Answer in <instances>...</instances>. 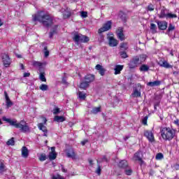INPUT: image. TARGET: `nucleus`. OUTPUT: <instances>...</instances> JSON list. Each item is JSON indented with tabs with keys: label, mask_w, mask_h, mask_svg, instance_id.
Listing matches in <instances>:
<instances>
[{
	"label": "nucleus",
	"mask_w": 179,
	"mask_h": 179,
	"mask_svg": "<svg viewBox=\"0 0 179 179\" xmlns=\"http://www.w3.org/2000/svg\"><path fill=\"white\" fill-rule=\"evenodd\" d=\"M3 121H6L11 125V127H15L17 129H19L21 132L26 134V132H30V127L29 124L24 120H22L17 122L16 119L7 118L6 117H3Z\"/></svg>",
	"instance_id": "obj_1"
},
{
	"label": "nucleus",
	"mask_w": 179,
	"mask_h": 179,
	"mask_svg": "<svg viewBox=\"0 0 179 179\" xmlns=\"http://www.w3.org/2000/svg\"><path fill=\"white\" fill-rule=\"evenodd\" d=\"M34 22H40L45 27L52 26L53 18L48 14H45L44 12L40 11L33 15Z\"/></svg>",
	"instance_id": "obj_2"
},
{
	"label": "nucleus",
	"mask_w": 179,
	"mask_h": 179,
	"mask_svg": "<svg viewBox=\"0 0 179 179\" xmlns=\"http://www.w3.org/2000/svg\"><path fill=\"white\" fill-rule=\"evenodd\" d=\"M161 136L164 141H171L176 136V131L170 127H164L161 129Z\"/></svg>",
	"instance_id": "obj_3"
},
{
	"label": "nucleus",
	"mask_w": 179,
	"mask_h": 179,
	"mask_svg": "<svg viewBox=\"0 0 179 179\" xmlns=\"http://www.w3.org/2000/svg\"><path fill=\"white\" fill-rule=\"evenodd\" d=\"M111 24L112 22L111 21H107L102 27H101L99 30H98V33L99 34H101V33H104V31H108V30H110V29H111Z\"/></svg>",
	"instance_id": "obj_4"
},
{
	"label": "nucleus",
	"mask_w": 179,
	"mask_h": 179,
	"mask_svg": "<svg viewBox=\"0 0 179 179\" xmlns=\"http://www.w3.org/2000/svg\"><path fill=\"white\" fill-rule=\"evenodd\" d=\"M1 59L6 68H8V66L10 65V58H9V55H8V54H6V53L1 54Z\"/></svg>",
	"instance_id": "obj_5"
},
{
	"label": "nucleus",
	"mask_w": 179,
	"mask_h": 179,
	"mask_svg": "<svg viewBox=\"0 0 179 179\" xmlns=\"http://www.w3.org/2000/svg\"><path fill=\"white\" fill-rule=\"evenodd\" d=\"M144 136L147 138V139L150 142V143H153L155 142V135L153 133L149 130H145L144 131Z\"/></svg>",
	"instance_id": "obj_6"
},
{
	"label": "nucleus",
	"mask_w": 179,
	"mask_h": 179,
	"mask_svg": "<svg viewBox=\"0 0 179 179\" xmlns=\"http://www.w3.org/2000/svg\"><path fill=\"white\" fill-rule=\"evenodd\" d=\"M145 61H146V55H140L138 56H136L135 58L136 65H141V64H143Z\"/></svg>",
	"instance_id": "obj_7"
},
{
	"label": "nucleus",
	"mask_w": 179,
	"mask_h": 179,
	"mask_svg": "<svg viewBox=\"0 0 179 179\" xmlns=\"http://www.w3.org/2000/svg\"><path fill=\"white\" fill-rule=\"evenodd\" d=\"M123 31L124 30L122 27H119L116 31L117 37L121 41H124V40H125V35H124Z\"/></svg>",
	"instance_id": "obj_8"
},
{
	"label": "nucleus",
	"mask_w": 179,
	"mask_h": 179,
	"mask_svg": "<svg viewBox=\"0 0 179 179\" xmlns=\"http://www.w3.org/2000/svg\"><path fill=\"white\" fill-rule=\"evenodd\" d=\"M157 24L159 30H166L167 29L168 23L166 21H158Z\"/></svg>",
	"instance_id": "obj_9"
},
{
	"label": "nucleus",
	"mask_w": 179,
	"mask_h": 179,
	"mask_svg": "<svg viewBox=\"0 0 179 179\" xmlns=\"http://www.w3.org/2000/svg\"><path fill=\"white\" fill-rule=\"evenodd\" d=\"M108 44L110 45V47H117V45H118V41H117L113 36H109L108 37Z\"/></svg>",
	"instance_id": "obj_10"
},
{
	"label": "nucleus",
	"mask_w": 179,
	"mask_h": 179,
	"mask_svg": "<svg viewBox=\"0 0 179 179\" xmlns=\"http://www.w3.org/2000/svg\"><path fill=\"white\" fill-rule=\"evenodd\" d=\"M32 66H34L35 68H38V69H43V66L45 65V63H42L37 61H32L31 62Z\"/></svg>",
	"instance_id": "obj_11"
},
{
	"label": "nucleus",
	"mask_w": 179,
	"mask_h": 179,
	"mask_svg": "<svg viewBox=\"0 0 179 179\" xmlns=\"http://www.w3.org/2000/svg\"><path fill=\"white\" fill-rule=\"evenodd\" d=\"M128 82H129L130 86H131V87H133V93L131 94V97L134 98V97H135V80L132 78H129Z\"/></svg>",
	"instance_id": "obj_12"
},
{
	"label": "nucleus",
	"mask_w": 179,
	"mask_h": 179,
	"mask_svg": "<svg viewBox=\"0 0 179 179\" xmlns=\"http://www.w3.org/2000/svg\"><path fill=\"white\" fill-rule=\"evenodd\" d=\"M95 69H96V71H99V74L101 75V76H104L105 73H106V70L104 68H103V66L100 65V64H97L95 66Z\"/></svg>",
	"instance_id": "obj_13"
},
{
	"label": "nucleus",
	"mask_w": 179,
	"mask_h": 179,
	"mask_svg": "<svg viewBox=\"0 0 179 179\" xmlns=\"http://www.w3.org/2000/svg\"><path fill=\"white\" fill-rule=\"evenodd\" d=\"M5 97H6V104L7 108H9V107H12L13 106V103L10 101V99H9V96H8V93L6 92H4Z\"/></svg>",
	"instance_id": "obj_14"
},
{
	"label": "nucleus",
	"mask_w": 179,
	"mask_h": 179,
	"mask_svg": "<svg viewBox=\"0 0 179 179\" xmlns=\"http://www.w3.org/2000/svg\"><path fill=\"white\" fill-rule=\"evenodd\" d=\"M122 69H124V65H120L117 64L116 66H115V75H120V73H121V71H122Z\"/></svg>",
	"instance_id": "obj_15"
},
{
	"label": "nucleus",
	"mask_w": 179,
	"mask_h": 179,
	"mask_svg": "<svg viewBox=\"0 0 179 179\" xmlns=\"http://www.w3.org/2000/svg\"><path fill=\"white\" fill-rule=\"evenodd\" d=\"M85 80L87 83L90 84L94 81V75L88 74L85 76Z\"/></svg>",
	"instance_id": "obj_16"
},
{
	"label": "nucleus",
	"mask_w": 179,
	"mask_h": 179,
	"mask_svg": "<svg viewBox=\"0 0 179 179\" xmlns=\"http://www.w3.org/2000/svg\"><path fill=\"white\" fill-rule=\"evenodd\" d=\"M38 127L41 131L43 132V136H47V132H48L47 127L44 126V124L43 123H39L38 124Z\"/></svg>",
	"instance_id": "obj_17"
},
{
	"label": "nucleus",
	"mask_w": 179,
	"mask_h": 179,
	"mask_svg": "<svg viewBox=\"0 0 179 179\" xmlns=\"http://www.w3.org/2000/svg\"><path fill=\"white\" fill-rule=\"evenodd\" d=\"M21 152L22 157H24L25 159H27V157H29V149H27L26 146L22 148Z\"/></svg>",
	"instance_id": "obj_18"
},
{
	"label": "nucleus",
	"mask_w": 179,
	"mask_h": 179,
	"mask_svg": "<svg viewBox=\"0 0 179 179\" xmlns=\"http://www.w3.org/2000/svg\"><path fill=\"white\" fill-rule=\"evenodd\" d=\"M66 156H67V157H71V159H75L76 155H75V151L73 150V148H70L69 150H67Z\"/></svg>",
	"instance_id": "obj_19"
},
{
	"label": "nucleus",
	"mask_w": 179,
	"mask_h": 179,
	"mask_svg": "<svg viewBox=\"0 0 179 179\" xmlns=\"http://www.w3.org/2000/svg\"><path fill=\"white\" fill-rule=\"evenodd\" d=\"M118 166L120 169H127L128 167V162L122 160L119 162Z\"/></svg>",
	"instance_id": "obj_20"
},
{
	"label": "nucleus",
	"mask_w": 179,
	"mask_h": 179,
	"mask_svg": "<svg viewBox=\"0 0 179 179\" xmlns=\"http://www.w3.org/2000/svg\"><path fill=\"white\" fill-rule=\"evenodd\" d=\"M7 170L8 169L6 168V166H5L3 161H1L0 162V174H3V173H5V171Z\"/></svg>",
	"instance_id": "obj_21"
},
{
	"label": "nucleus",
	"mask_w": 179,
	"mask_h": 179,
	"mask_svg": "<svg viewBox=\"0 0 179 179\" xmlns=\"http://www.w3.org/2000/svg\"><path fill=\"white\" fill-rule=\"evenodd\" d=\"M166 8L163 7V8L161 10V13L159 15V17L160 19H164V17L166 19L167 17V13H166Z\"/></svg>",
	"instance_id": "obj_22"
},
{
	"label": "nucleus",
	"mask_w": 179,
	"mask_h": 179,
	"mask_svg": "<svg viewBox=\"0 0 179 179\" xmlns=\"http://www.w3.org/2000/svg\"><path fill=\"white\" fill-rule=\"evenodd\" d=\"M161 82L159 80H155L154 82H149L147 83L148 86H150L151 87H153L155 86H160Z\"/></svg>",
	"instance_id": "obj_23"
},
{
	"label": "nucleus",
	"mask_w": 179,
	"mask_h": 179,
	"mask_svg": "<svg viewBox=\"0 0 179 179\" xmlns=\"http://www.w3.org/2000/svg\"><path fill=\"white\" fill-rule=\"evenodd\" d=\"M80 36L81 34H74V36L73 37V41H75V43H80Z\"/></svg>",
	"instance_id": "obj_24"
},
{
	"label": "nucleus",
	"mask_w": 179,
	"mask_h": 179,
	"mask_svg": "<svg viewBox=\"0 0 179 179\" xmlns=\"http://www.w3.org/2000/svg\"><path fill=\"white\" fill-rule=\"evenodd\" d=\"M89 40V37L81 34L80 38V43H87Z\"/></svg>",
	"instance_id": "obj_25"
},
{
	"label": "nucleus",
	"mask_w": 179,
	"mask_h": 179,
	"mask_svg": "<svg viewBox=\"0 0 179 179\" xmlns=\"http://www.w3.org/2000/svg\"><path fill=\"white\" fill-rule=\"evenodd\" d=\"M162 68H166V69H169L170 68H173V66L170 64H169V62H167V61H164L162 63V66H161Z\"/></svg>",
	"instance_id": "obj_26"
},
{
	"label": "nucleus",
	"mask_w": 179,
	"mask_h": 179,
	"mask_svg": "<svg viewBox=\"0 0 179 179\" xmlns=\"http://www.w3.org/2000/svg\"><path fill=\"white\" fill-rule=\"evenodd\" d=\"M55 121H57V122H64L65 117L64 116H55Z\"/></svg>",
	"instance_id": "obj_27"
},
{
	"label": "nucleus",
	"mask_w": 179,
	"mask_h": 179,
	"mask_svg": "<svg viewBox=\"0 0 179 179\" xmlns=\"http://www.w3.org/2000/svg\"><path fill=\"white\" fill-rule=\"evenodd\" d=\"M157 27L154 23H152L150 24V30H152V33L155 34V33H157Z\"/></svg>",
	"instance_id": "obj_28"
},
{
	"label": "nucleus",
	"mask_w": 179,
	"mask_h": 179,
	"mask_svg": "<svg viewBox=\"0 0 179 179\" xmlns=\"http://www.w3.org/2000/svg\"><path fill=\"white\" fill-rule=\"evenodd\" d=\"M57 27H58V26L55 25L53 29L51 30L50 33V38H52V36L57 33Z\"/></svg>",
	"instance_id": "obj_29"
},
{
	"label": "nucleus",
	"mask_w": 179,
	"mask_h": 179,
	"mask_svg": "<svg viewBox=\"0 0 179 179\" xmlns=\"http://www.w3.org/2000/svg\"><path fill=\"white\" fill-rule=\"evenodd\" d=\"M6 145L8 146H13L15 145V138H11L6 142Z\"/></svg>",
	"instance_id": "obj_30"
},
{
	"label": "nucleus",
	"mask_w": 179,
	"mask_h": 179,
	"mask_svg": "<svg viewBox=\"0 0 179 179\" xmlns=\"http://www.w3.org/2000/svg\"><path fill=\"white\" fill-rule=\"evenodd\" d=\"M140 71L141 72H148V71H149V66H146L145 64H143L140 67Z\"/></svg>",
	"instance_id": "obj_31"
},
{
	"label": "nucleus",
	"mask_w": 179,
	"mask_h": 179,
	"mask_svg": "<svg viewBox=\"0 0 179 179\" xmlns=\"http://www.w3.org/2000/svg\"><path fill=\"white\" fill-rule=\"evenodd\" d=\"M39 79L41 82H47V78H45V73H41L39 74Z\"/></svg>",
	"instance_id": "obj_32"
},
{
	"label": "nucleus",
	"mask_w": 179,
	"mask_h": 179,
	"mask_svg": "<svg viewBox=\"0 0 179 179\" xmlns=\"http://www.w3.org/2000/svg\"><path fill=\"white\" fill-rule=\"evenodd\" d=\"M118 17H120V19H121V20H122L123 22H125L127 20V16L122 12H120L119 13Z\"/></svg>",
	"instance_id": "obj_33"
},
{
	"label": "nucleus",
	"mask_w": 179,
	"mask_h": 179,
	"mask_svg": "<svg viewBox=\"0 0 179 179\" xmlns=\"http://www.w3.org/2000/svg\"><path fill=\"white\" fill-rule=\"evenodd\" d=\"M177 18V15L173 14L171 13H167L166 19H176Z\"/></svg>",
	"instance_id": "obj_34"
},
{
	"label": "nucleus",
	"mask_w": 179,
	"mask_h": 179,
	"mask_svg": "<svg viewBox=\"0 0 179 179\" xmlns=\"http://www.w3.org/2000/svg\"><path fill=\"white\" fill-rule=\"evenodd\" d=\"M39 89H40V90H42V92H45V91L48 90V85H47L45 84H42L40 85Z\"/></svg>",
	"instance_id": "obj_35"
},
{
	"label": "nucleus",
	"mask_w": 179,
	"mask_h": 179,
	"mask_svg": "<svg viewBox=\"0 0 179 179\" xmlns=\"http://www.w3.org/2000/svg\"><path fill=\"white\" fill-rule=\"evenodd\" d=\"M50 160H55L57 159V153L56 152H50L49 154Z\"/></svg>",
	"instance_id": "obj_36"
},
{
	"label": "nucleus",
	"mask_w": 179,
	"mask_h": 179,
	"mask_svg": "<svg viewBox=\"0 0 179 179\" xmlns=\"http://www.w3.org/2000/svg\"><path fill=\"white\" fill-rule=\"evenodd\" d=\"M80 87L81 89H86V88L89 87V84L86 81L83 82V83H80Z\"/></svg>",
	"instance_id": "obj_37"
},
{
	"label": "nucleus",
	"mask_w": 179,
	"mask_h": 179,
	"mask_svg": "<svg viewBox=\"0 0 179 179\" xmlns=\"http://www.w3.org/2000/svg\"><path fill=\"white\" fill-rule=\"evenodd\" d=\"M173 30H176V27L173 25V24L170 23L168 27L167 33H170V31H173Z\"/></svg>",
	"instance_id": "obj_38"
},
{
	"label": "nucleus",
	"mask_w": 179,
	"mask_h": 179,
	"mask_svg": "<svg viewBox=\"0 0 179 179\" xmlns=\"http://www.w3.org/2000/svg\"><path fill=\"white\" fill-rule=\"evenodd\" d=\"M40 162H45L47 159V155L45 154H41L38 157Z\"/></svg>",
	"instance_id": "obj_39"
},
{
	"label": "nucleus",
	"mask_w": 179,
	"mask_h": 179,
	"mask_svg": "<svg viewBox=\"0 0 179 179\" xmlns=\"http://www.w3.org/2000/svg\"><path fill=\"white\" fill-rule=\"evenodd\" d=\"M101 107H95L92 109V113L93 114H97V113H100L101 111Z\"/></svg>",
	"instance_id": "obj_40"
},
{
	"label": "nucleus",
	"mask_w": 179,
	"mask_h": 179,
	"mask_svg": "<svg viewBox=\"0 0 179 179\" xmlns=\"http://www.w3.org/2000/svg\"><path fill=\"white\" fill-rule=\"evenodd\" d=\"M164 157L163 154H162V152H159L158 154H157L155 159L156 160H162Z\"/></svg>",
	"instance_id": "obj_41"
},
{
	"label": "nucleus",
	"mask_w": 179,
	"mask_h": 179,
	"mask_svg": "<svg viewBox=\"0 0 179 179\" xmlns=\"http://www.w3.org/2000/svg\"><path fill=\"white\" fill-rule=\"evenodd\" d=\"M120 48H123V50H128V44H127L125 43H121Z\"/></svg>",
	"instance_id": "obj_42"
},
{
	"label": "nucleus",
	"mask_w": 179,
	"mask_h": 179,
	"mask_svg": "<svg viewBox=\"0 0 179 179\" xmlns=\"http://www.w3.org/2000/svg\"><path fill=\"white\" fill-rule=\"evenodd\" d=\"M148 10H150V12L155 10V6L152 3L149 4L148 6Z\"/></svg>",
	"instance_id": "obj_43"
},
{
	"label": "nucleus",
	"mask_w": 179,
	"mask_h": 179,
	"mask_svg": "<svg viewBox=\"0 0 179 179\" xmlns=\"http://www.w3.org/2000/svg\"><path fill=\"white\" fill-rule=\"evenodd\" d=\"M79 98L82 99H86V94L82 92H80L78 94Z\"/></svg>",
	"instance_id": "obj_44"
},
{
	"label": "nucleus",
	"mask_w": 179,
	"mask_h": 179,
	"mask_svg": "<svg viewBox=\"0 0 179 179\" xmlns=\"http://www.w3.org/2000/svg\"><path fill=\"white\" fill-rule=\"evenodd\" d=\"M64 19H68V17H71V12H66L63 15Z\"/></svg>",
	"instance_id": "obj_45"
},
{
	"label": "nucleus",
	"mask_w": 179,
	"mask_h": 179,
	"mask_svg": "<svg viewBox=\"0 0 179 179\" xmlns=\"http://www.w3.org/2000/svg\"><path fill=\"white\" fill-rule=\"evenodd\" d=\"M52 179H65L63 176H61V175L57 174V176H53L52 177Z\"/></svg>",
	"instance_id": "obj_46"
},
{
	"label": "nucleus",
	"mask_w": 179,
	"mask_h": 179,
	"mask_svg": "<svg viewBox=\"0 0 179 179\" xmlns=\"http://www.w3.org/2000/svg\"><path fill=\"white\" fill-rule=\"evenodd\" d=\"M80 16H81V17H83V18L87 17V12L81 11L80 12Z\"/></svg>",
	"instance_id": "obj_47"
},
{
	"label": "nucleus",
	"mask_w": 179,
	"mask_h": 179,
	"mask_svg": "<svg viewBox=\"0 0 179 179\" xmlns=\"http://www.w3.org/2000/svg\"><path fill=\"white\" fill-rule=\"evenodd\" d=\"M120 56L122 58H127L128 57L127 52H125L124 51L120 52Z\"/></svg>",
	"instance_id": "obj_48"
},
{
	"label": "nucleus",
	"mask_w": 179,
	"mask_h": 179,
	"mask_svg": "<svg viewBox=\"0 0 179 179\" xmlns=\"http://www.w3.org/2000/svg\"><path fill=\"white\" fill-rule=\"evenodd\" d=\"M125 173L127 176H131L132 174V169H128L125 170Z\"/></svg>",
	"instance_id": "obj_49"
},
{
	"label": "nucleus",
	"mask_w": 179,
	"mask_h": 179,
	"mask_svg": "<svg viewBox=\"0 0 179 179\" xmlns=\"http://www.w3.org/2000/svg\"><path fill=\"white\" fill-rule=\"evenodd\" d=\"M96 173L98 176H100V174H101V167L100 166V165L98 166Z\"/></svg>",
	"instance_id": "obj_50"
},
{
	"label": "nucleus",
	"mask_w": 179,
	"mask_h": 179,
	"mask_svg": "<svg viewBox=\"0 0 179 179\" xmlns=\"http://www.w3.org/2000/svg\"><path fill=\"white\" fill-rule=\"evenodd\" d=\"M135 96L141 97V90H135Z\"/></svg>",
	"instance_id": "obj_51"
},
{
	"label": "nucleus",
	"mask_w": 179,
	"mask_h": 179,
	"mask_svg": "<svg viewBox=\"0 0 179 179\" xmlns=\"http://www.w3.org/2000/svg\"><path fill=\"white\" fill-rule=\"evenodd\" d=\"M143 125H148V116H145L143 119Z\"/></svg>",
	"instance_id": "obj_52"
},
{
	"label": "nucleus",
	"mask_w": 179,
	"mask_h": 179,
	"mask_svg": "<svg viewBox=\"0 0 179 179\" xmlns=\"http://www.w3.org/2000/svg\"><path fill=\"white\" fill-rule=\"evenodd\" d=\"M58 113H59V108H56L53 110V114L57 115Z\"/></svg>",
	"instance_id": "obj_53"
},
{
	"label": "nucleus",
	"mask_w": 179,
	"mask_h": 179,
	"mask_svg": "<svg viewBox=\"0 0 179 179\" xmlns=\"http://www.w3.org/2000/svg\"><path fill=\"white\" fill-rule=\"evenodd\" d=\"M136 160H138V162H140V164L142 165L143 164V160H142V158L137 157Z\"/></svg>",
	"instance_id": "obj_54"
},
{
	"label": "nucleus",
	"mask_w": 179,
	"mask_h": 179,
	"mask_svg": "<svg viewBox=\"0 0 179 179\" xmlns=\"http://www.w3.org/2000/svg\"><path fill=\"white\" fill-rule=\"evenodd\" d=\"M165 60L164 59H160L159 62H158V65H159V66H162L163 65V62H164Z\"/></svg>",
	"instance_id": "obj_55"
},
{
	"label": "nucleus",
	"mask_w": 179,
	"mask_h": 179,
	"mask_svg": "<svg viewBox=\"0 0 179 179\" xmlns=\"http://www.w3.org/2000/svg\"><path fill=\"white\" fill-rule=\"evenodd\" d=\"M132 64H135L134 61H132L131 62L129 63V66L130 69H133L134 66H132Z\"/></svg>",
	"instance_id": "obj_56"
},
{
	"label": "nucleus",
	"mask_w": 179,
	"mask_h": 179,
	"mask_svg": "<svg viewBox=\"0 0 179 179\" xmlns=\"http://www.w3.org/2000/svg\"><path fill=\"white\" fill-rule=\"evenodd\" d=\"M23 76L24 78H29V76H30V73H24Z\"/></svg>",
	"instance_id": "obj_57"
},
{
	"label": "nucleus",
	"mask_w": 179,
	"mask_h": 179,
	"mask_svg": "<svg viewBox=\"0 0 179 179\" xmlns=\"http://www.w3.org/2000/svg\"><path fill=\"white\" fill-rule=\"evenodd\" d=\"M48 55H50V52L48 50H45V57H48Z\"/></svg>",
	"instance_id": "obj_58"
},
{
	"label": "nucleus",
	"mask_w": 179,
	"mask_h": 179,
	"mask_svg": "<svg viewBox=\"0 0 179 179\" xmlns=\"http://www.w3.org/2000/svg\"><path fill=\"white\" fill-rule=\"evenodd\" d=\"M42 120L43 121V124H47V118H45V117H42Z\"/></svg>",
	"instance_id": "obj_59"
},
{
	"label": "nucleus",
	"mask_w": 179,
	"mask_h": 179,
	"mask_svg": "<svg viewBox=\"0 0 179 179\" xmlns=\"http://www.w3.org/2000/svg\"><path fill=\"white\" fill-rule=\"evenodd\" d=\"M86 143H87V140L83 141L81 142V145H83V146H85V145H86Z\"/></svg>",
	"instance_id": "obj_60"
},
{
	"label": "nucleus",
	"mask_w": 179,
	"mask_h": 179,
	"mask_svg": "<svg viewBox=\"0 0 179 179\" xmlns=\"http://www.w3.org/2000/svg\"><path fill=\"white\" fill-rule=\"evenodd\" d=\"M51 150H52L51 153H55V147H52Z\"/></svg>",
	"instance_id": "obj_61"
},
{
	"label": "nucleus",
	"mask_w": 179,
	"mask_h": 179,
	"mask_svg": "<svg viewBox=\"0 0 179 179\" xmlns=\"http://www.w3.org/2000/svg\"><path fill=\"white\" fill-rule=\"evenodd\" d=\"M88 162L91 166H93V160L89 159Z\"/></svg>",
	"instance_id": "obj_62"
},
{
	"label": "nucleus",
	"mask_w": 179,
	"mask_h": 179,
	"mask_svg": "<svg viewBox=\"0 0 179 179\" xmlns=\"http://www.w3.org/2000/svg\"><path fill=\"white\" fill-rule=\"evenodd\" d=\"M62 171H63V173H66V170L65 168H64V166L62 167Z\"/></svg>",
	"instance_id": "obj_63"
},
{
	"label": "nucleus",
	"mask_w": 179,
	"mask_h": 179,
	"mask_svg": "<svg viewBox=\"0 0 179 179\" xmlns=\"http://www.w3.org/2000/svg\"><path fill=\"white\" fill-rule=\"evenodd\" d=\"M176 170H179V164L175 165Z\"/></svg>",
	"instance_id": "obj_64"
}]
</instances>
